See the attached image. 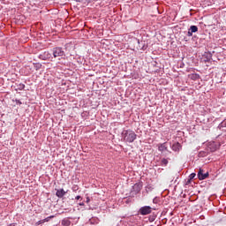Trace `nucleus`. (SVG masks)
<instances>
[{
	"mask_svg": "<svg viewBox=\"0 0 226 226\" xmlns=\"http://www.w3.org/2000/svg\"><path fill=\"white\" fill-rule=\"evenodd\" d=\"M167 147H165L163 145L159 146V151H165Z\"/></svg>",
	"mask_w": 226,
	"mask_h": 226,
	"instance_id": "13",
	"label": "nucleus"
},
{
	"mask_svg": "<svg viewBox=\"0 0 226 226\" xmlns=\"http://www.w3.org/2000/svg\"><path fill=\"white\" fill-rule=\"evenodd\" d=\"M73 190H77V187H74Z\"/></svg>",
	"mask_w": 226,
	"mask_h": 226,
	"instance_id": "20",
	"label": "nucleus"
},
{
	"mask_svg": "<svg viewBox=\"0 0 226 226\" xmlns=\"http://www.w3.org/2000/svg\"><path fill=\"white\" fill-rule=\"evenodd\" d=\"M53 57L55 59H58V61H61V59H64L66 57V54L64 53V50H63V48H54L52 50Z\"/></svg>",
	"mask_w": 226,
	"mask_h": 226,
	"instance_id": "2",
	"label": "nucleus"
},
{
	"mask_svg": "<svg viewBox=\"0 0 226 226\" xmlns=\"http://www.w3.org/2000/svg\"><path fill=\"white\" fill-rule=\"evenodd\" d=\"M25 87H26V85L21 83V84H19L18 89H19V91H22Z\"/></svg>",
	"mask_w": 226,
	"mask_h": 226,
	"instance_id": "12",
	"label": "nucleus"
},
{
	"mask_svg": "<svg viewBox=\"0 0 226 226\" xmlns=\"http://www.w3.org/2000/svg\"><path fill=\"white\" fill-rule=\"evenodd\" d=\"M56 195L59 199H63V197L66 195V191H64V189H59L56 191Z\"/></svg>",
	"mask_w": 226,
	"mask_h": 226,
	"instance_id": "6",
	"label": "nucleus"
},
{
	"mask_svg": "<svg viewBox=\"0 0 226 226\" xmlns=\"http://www.w3.org/2000/svg\"><path fill=\"white\" fill-rule=\"evenodd\" d=\"M142 190V184H135L132 186V192L135 193H139Z\"/></svg>",
	"mask_w": 226,
	"mask_h": 226,
	"instance_id": "5",
	"label": "nucleus"
},
{
	"mask_svg": "<svg viewBox=\"0 0 226 226\" xmlns=\"http://www.w3.org/2000/svg\"><path fill=\"white\" fill-rule=\"evenodd\" d=\"M195 176H196L195 173H192V174L190 175V178H191V179H193V177H195Z\"/></svg>",
	"mask_w": 226,
	"mask_h": 226,
	"instance_id": "16",
	"label": "nucleus"
},
{
	"mask_svg": "<svg viewBox=\"0 0 226 226\" xmlns=\"http://www.w3.org/2000/svg\"><path fill=\"white\" fill-rule=\"evenodd\" d=\"M169 164V161L165 158L162 159L161 161V165H164V167H167V165Z\"/></svg>",
	"mask_w": 226,
	"mask_h": 226,
	"instance_id": "9",
	"label": "nucleus"
},
{
	"mask_svg": "<svg viewBox=\"0 0 226 226\" xmlns=\"http://www.w3.org/2000/svg\"><path fill=\"white\" fill-rule=\"evenodd\" d=\"M198 177L200 181H204V179H207V177H209V173H204V170L200 169L198 172Z\"/></svg>",
	"mask_w": 226,
	"mask_h": 226,
	"instance_id": "4",
	"label": "nucleus"
},
{
	"mask_svg": "<svg viewBox=\"0 0 226 226\" xmlns=\"http://www.w3.org/2000/svg\"><path fill=\"white\" fill-rule=\"evenodd\" d=\"M191 79L192 80H197V79H200V76L199 74H192Z\"/></svg>",
	"mask_w": 226,
	"mask_h": 226,
	"instance_id": "10",
	"label": "nucleus"
},
{
	"mask_svg": "<svg viewBox=\"0 0 226 226\" xmlns=\"http://www.w3.org/2000/svg\"><path fill=\"white\" fill-rule=\"evenodd\" d=\"M122 137L124 140V142H129V144H132V142H135L137 139V135L135 134V132L132 130H126L122 132Z\"/></svg>",
	"mask_w": 226,
	"mask_h": 226,
	"instance_id": "1",
	"label": "nucleus"
},
{
	"mask_svg": "<svg viewBox=\"0 0 226 226\" xmlns=\"http://www.w3.org/2000/svg\"><path fill=\"white\" fill-rule=\"evenodd\" d=\"M44 54L47 56V57H50V54H49V52H45Z\"/></svg>",
	"mask_w": 226,
	"mask_h": 226,
	"instance_id": "17",
	"label": "nucleus"
},
{
	"mask_svg": "<svg viewBox=\"0 0 226 226\" xmlns=\"http://www.w3.org/2000/svg\"><path fill=\"white\" fill-rule=\"evenodd\" d=\"M80 199H81L80 196H77V197H76V200H80Z\"/></svg>",
	"mask_w": 226,
	"mask_h": 226,
	"instance_id": "18",
	"label": "nucleus"
},
{
	"mask_svg": "<svg viewBox=\"0 0 226 226\" xmlns=\"http://www.w3.org/2000/svg\"><path fill=\"white\" fill-rule=\"evenodd\" d=\"M51 218H54V215H50V216H49V217L43 219L44 223H45L46 222H50Z\"/></svg>",
	"mask_w": 226,
	"mask_h": 226,
	"instance_id": "11",
	"label": "nucleus"
},
{
	"mask_svg": "<svg viewBox=\"0 0 226 226\" xmlns=\"http://www.w3.org/2000/svg\"><path fill=\"white\" fill-rule=\"evenodd\" d=\"M187 36H193V32L192 30H189L187 33Z\"/></svg>",
	"mask_w": 226,
	"mask_h": 226,
	"instance_id": "15",
	"label": "nucleus"
},
{
	"mask_svg": "<svg viewBox=\"0 0 226 226\" xmlns=\"http://www.w3.org/2000/svg\"><path fill=\"white\" fill-rule=\"evenodd\" d=\"M189 30L192 33H197V31H199V27H197V26H191Z\"/></svg>",
	"mask_w": 226,
	"mask_h": 226,
	"instance_id": "8",
	"label": "nucleus"
},
{
	"mask_svg": "<svg viewBox=\"0 0 226 226\" xmlns=\"http://www.w3.org/2000/svg\"><path fill=\"white\" fill-rule=\"evenodd\" d=\"M152 208L149 206H145L139 208V215L146 216L147 215H151Z\"/></svg>",
	"mask_w": 226,
	"mask_h": 226,
	"instance_id": "3",
	"label": "nucleus"
},
{
	"mask_svg": "<svg viewBox=\"0 0 226 226\" xmlns=\"http://www.w3.org/2000/svg\"><path fill=\"white\" fill-rule=\"evenodd\" d=\"M172 149H173V151H180L181 144H179V142L174 143L172 145Z\"/></svg>",
	"mask_w": 226,
	"mask_h": 226,
	"instance_id": "7",
	"label": "nucleus"
},
{
	"mask_svg": "<svg viewBox=\"0 0 226 226\" xmlns=\"http://www.w3.org/2000/svg\"><path fill=\"white\" fill-rule=\"evenodd\" d=\"M87 202H89V198L87 199Z\"/></svg>",
	"mask_w": 226,
	"mask_h": 226,
	"instance_id": "19",
	"label": "nucleus"
},
{
	"mask_svg": "<svg viewBox=\"0 0 226 226\" xmlns=\"http://www.w3.org/2000/svg\"><path fill=\"white\" fill-rule=\"evenodd\" d=\"M42 223H45V221H44V220L38 221V222H36V225H41Z\"/></svg>",
	"mask_w": 226,
	"mask_h": 226,
	"instance_id": "14",
	"label": "nucleus"
}]
</instances>
